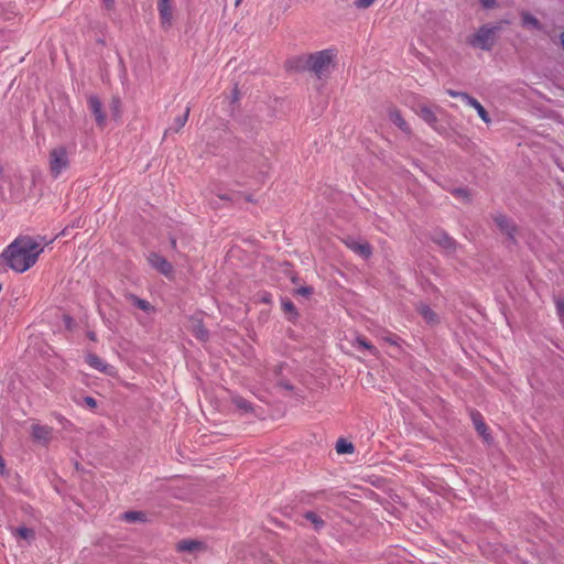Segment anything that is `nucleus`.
Instances as JSON below:
<instances>
[{
	"instance_id": "obj_41",
	"label": "nucleus",
	"mask_w": 564,
	"mask_h": 564,
	"mask_svg": "<svg viewBox=\"0 0 564 564\" xmlns=\"http://www.w3.org/2000/svg\"><path fill=\"white\" fill-rule=\"evenodd\" d=\"M104 2L107 9H111L115 0H104Z\"/></svg>"
},
{
	"instance_id": "obj_36",
	"label": "nucleus",
	"mask_w": 564,
	"mask_h": 564,
	"mask_svg": "<svg viewBox=\"0 0 564 564\" xmlns=\"http://www.w3.org/2000/svg\"><path fill=\"white\" fill-rule=\"evenodd\" d=\"M85 403L91 409H95L97 406V401L93 397H86Z\"/></svg>"
},
{
	"instance_id": "obj_40",
	"label": "nucleus",
	"mask_w": 564,
	"mask_h": 564,
	"mask_svg": "<svg viewBox=\"0 0 564 564\" xmlns=\"http://www.w3.org/2000/svg\"><path fill=\"white\" fill-rule=\"evenodd\" d=\"M6 473V464L2 457H0V474L3 475Z\"/></svg>"
},
{
	"instance_id": "obj_3",
	"label": "nucleus",
	"mask_w": 564,
	"mask_h": 564,
	"mask_svg": "<svg viewBox=\"0 0 564 564\" xmlns=\"http://www.w3.org/2000/svg\"><path fill=\"white\" fill-rule=\"evenodd\" d=\"M69 166L68 152L64 145H57L50 152V172L54 178Z\"/></svg>"
},
{
	"instance_id": "obj_32",
	"label": "nucleus",
	"mask_w": 564,
	"mask_h": 564,
	"mask_svg": "<svg viewBox=\"0 0 564 564\" xmlns=\"http://www.w3.org/2000/svg\"><path fill=\"white\" fill-rule=\"evenodd\" d=\"M476 111L482 121H485L486 123L490 122L489 115L481 105L476 108Z\"/></svg>"
},
{
	"instance_id": "obj_20",
	"label": "nucleus",
	"mask_w": 564,
	"mask_h": 564,
	"mask_svg": "<svg viewBox=\"0 0 564 564\" xmlns=\"http://www.w3.org/2000/svg\"><path fill=\"white\" fill-rule=\"evenodd\" d=\"M232 403L240 410H242L243 412H250L252 411V406H251V403L249 401H247L246 399H243L242 397H234L232 398Z\"/></svg>"
},
{
	"instance_id": "obj_16",
	"label": "nucleus",
	"mask_w": 564,
	"mask_h": 564,
	"mask_svg": "<svg viewBox=\"0 0 564 564\" xmlns=\"http://www.w3.org/2000/svg\"><path fill=\"white\" fill-rule=\"evenodd\" d=\"M417 115L429 124H434L437 120L434 111L427 106L420 107Z\"/></svg>"
},
{
	"instance_id": "obj_28",
	"label": "nucleus",
	"mask_w": 564,
	"mask_h": 564,
	"mask_svg": "<svg viewBox=\"0 0 564 564\" xmlns=\"http://www.w3.org/2000/svg\"><path fill=\"white\" fill-rule=\"evenodd\" d=\"M17 534L21 538V539H24V540H29V539H32L34 538V531L32 529H28V528H18L17 529Z\"/></svg>"
},
{
	"instance_id": "obj_18",
	"label": "nucleus",
	"mask_w": 564,
	"mask_h": 564,
	"mask_svg": "<svg viewBox=\"0 0 564 564\" xmlns=\"http://www.w3.org/2000/svg\"><path fill=\"white\" fill-rule=\"evenodd\" d=\"M188 116H189V107H186L184 113L175 118L173 128L176 132L180 131L185 126V123L187 122Z\"/></svg>"
},
{
	"instance_id": "obj_30",
	"label": "nucleus",
	"mask_w": 564,
	"mask_h": 564,
	"mask_svg": "<svg viewBox=\"0 0 564 564\" xmlns=\"http://www.w3.org/2000/svg\"><path fill=\"white\" fill-rule=\"evenodd\" d=\"M555 306L558 317L561 318V321H564V300L556 297Z\"/></svg>"
},
{
	"instance_id": "obj_21",
	"label": "nucleus",
	"mask_w": 564,
	"mask_h": 564,
	"mask_svg": "<svg viewBox=\"0 0 564 564\" xmlns=\"http://www.w3.org/2000/svg\"><path fill=\"white\" fill-rule=\"evenodd\" d=\"M131 301L138 308L144 312L153 311V306L145 300L139 299L135 295H131Z\"/></svg>"
},
{
	"instance_id": "obj_43",
	"label": "nucleus",
	"mask_w": 564,
	"mask_h": 564,
	"mask_svg": "<svg viewBox=\"0 0 564 564\" xmlns=\"http://www.w3.org/2000/svg\"><path fill=\"white\" fill-rule=\"evenodd\" d=\"M171 245H172V248L175 249L176 248V239H172L171 240Z\"/></svg>"
},
{
	"instance_id": "obj_23",
	"label": "nucleus",
	"mask_w": 564,
	"mask_h": 564,
	"mask_svg": "<svg viewBox=\"0 0 564 564\" xmlns=\"http://www.w3.org/2000/svg\"><path fill=\"white\" fill-rule=\"evenodd\" d=\"M305 519L311 521L316 529H319L324 525V521L313 511H308L305 513Z\"/></svg>"
},
{
	"instance_id": "obj_38",
	"label": "nucleus",
	"mask_w": 564,
	"mask_h": 564,
	"mask_svg": "<svg viewBox=\"0 0 564 564\" xmlns=\"http://www.w3.org/2000/svg\"><path fill=\"white\" fill-rule=\"evenodd\" d=\"M297 293L303 294V295H308L312 293V289L311 288H301L297 290Z\"/></svg>"
},
{
	"instance_id": "obj_1",
	"label": "nucleus",
	"mask_w": 564,
	"mask_h": 564,
	"mask_svg": "<svg viewBox=\"0 0 564 564\" xmlns=\"http://www.w3.org/2000/svg\"><path fill=\"white\" fill-rule=\"evenodd\" d=\"M43 250L32 237L21 236L3 250L1 257L10 269L23 273L36 263Z\"/></svg>"
},
{
	"instance_id": "obj_7",
	"label": "nucleus",
	"mask_w": 564,
	"mask_h": 564,
	"mask_svg": "<svg viewBox=\"0 0 564 564\" xmlns=\"http://www.w3.org/2000/svg\"><path fill=\"white\" fill-rule=\"evenodd\" d=\"M148 261L152 268L163 275L171 278L173 275V265L159 253L152 252L148 256Z\"/></svg>"
},
{
	"instance_id": "obj_14",
	"label": "nucleus",
	"mask_w": 564,
	"mask_h": 564,
	"mask_svg": "<svg viewBox=\"0 0 564 564\" xmlns=\"http://www.w3.org/2000/svg\"><path fill=\"white\" fill-rule=\"evenodd\" d=\"M497 226L503 231L508 237L513 239V234L516 231L512 223L503 215H499L495 218Z\"/></svg>"
},
{
	"instance_id": "obj_37",
	"label": "nucleus",
	"mask_w": 564,
	"mask_h": 564,
	"mask_svg": "<svg viewBox=\"0 0 564 564\" xmlns=\"http://www.w3.org/2000/svg\"><path fill=\"white\" fill-rule=\"evenodd\" d=\"M119 108H120V100H119V98H113L112 99V109H113L116 115L119 113Z\"/></svg>"
},
{
	"instance_id": "obj_11",
	"label": "nucleus",
	"mask_w": 564,
	"mask_h": 564,
	"mask_svg": "<svg viewBox=\"0 0 564 564\" xmlns=\"http://www.w3.org/2000/svg\"><path fill=\"white\" fill-rule=\"evenodd\" d=\"M206 550V545L198 540H182L176 544L177 552L195 553Z\"/></svg>"
},
{
	"instance_id": "obj_27",
	"label": "nucleus",
	"mask_w": 564,
	"mask_h": 564,
	"mask_svg": "<svg viewBox=\"0 0 564 564\" xmlns=\"http://www.w3.org/2000/svg\"><path fill=\"white\" fill-rule=\"evenodd\" d=\"M459 98L463 101H465L468 106L473 107L475 110L478 106H480V102L477 99H475L474 97L469 96L466 93L459 95Z\"/></svg>"
},
{
	"instance_id": "obj_45",
	"label": "nucleus",
	"mask_w": 564,
	"mask_h": 564,
	"mask_svg": "<svg viewBox=\"0 0 564 564\" xmlns=\"http://www.w3.org/2000/svg\"><path fill=\"white\" fill-rule=\"evenodd\" d=\"M242 0H236V7H238L241 3Z\"/></svg>"
},
{
	"instance_id": "obj_24",
	"label": "nucleus",
	"mask_w": 564,
	"mask_h": 564,
	"mask_svg": "<svg viewBox=\"0 0 564 564\" xmlns=\"http://www.w3.org/2000/svg\"><path fill=\"white\" fill-rule=\"evenodd\" d=\"M382 339L390 345L398 346V347L400 346L401 338L393 333L388 332L384 336H382Z\"/></svg>"
},
{
	"instance_id": "obj_29",
	"label": "nucleus",
	"mask_w": 564,
	"mask_h": 564,
	"mask_svg": "<svg viewBox=\"0 0 564 564\" xmlns=\"http://www.w3.org/2000/svg\"><path fill=\"white\" fill-rule=\"evenodd\" d=\"M522 19H523V23L524 24H530V25H532L534 28H538V29L540 28V23H539L538 19L532 17V15H530L529 13H523L522 14Z\"/></svg>"
},
{
	"instance_id": "obj_8",
	"label": "nucleus",
	"mask_w": 564,
	"mask_h": 564,
	"mask_svg": "<svg viewBox=\"0 0 564 564\" xmlns=\"http://www.w3.org/2000/svg\"><path fill=\"white\" fill-rule=\"evenodd\" d=\"M85 359H86V362L91 368L100 371L101 373L108 375L110 377L117 376V369L113 366L107 364L105 360H102L96 354H88Z\"/></svg>"
},
{
	"instance_id": "obj_6",
	"label": "nucleus",
	"mask_w": 564,
	"mask_h": 564,
	"mask_svg": "<svg viewBox=\"0 0 564 564\" xmlns=\"http://www.w3.org/2000/svg\"><path fill=\"white\" fill-rule=\"evenodd\" d=\"M158 11L161 26L167 30L173 24V3L172 0H158Z\"/></svg>"
},
{
	"instance_id": "obj_5",
	"label": "nucleus",
	"mask_w": 564,
	"mask_h": 564,
	"mask_svg": "<svg viewBox=\"0 0 564 564\" xmlns=\"http://www.w3.org/2000/svg\"><path fill=\"white\" fill-rule=\"evenodd\" d=\"M495 32L494 29L482 26L479 31L474 35L471 40V44L476 47H480L482 50H490L494 45Z\"/></svg>"
},
{
	"instance_id": "obj_22",
	"label": "nucleus",
	"mask_w": 564,
	"mask_h": 564,
	"mask_svg": "<svg viewBox=\"0 0 564 564\" xmlns=\"http://www.w3.org/2000/svg\"><path fill=\"white\" fill-rule=\"evenodd\" d=\"M473 421H474V424H475V427L476 430L481 434V435H485L486 431H487V425L486 423L482 421V417L479 413H474L473 414Z\"/></svg>"
},
{
	"instance_id": "obj_10",
	"label": "nucleus",
	"mask_w": 564,
	"mask_h": 564,
	"mask_svg": "<svg viewBox=\"0 0 564 564\" xmlns=\"http://www.w3.org/2000/svg\"><path fill=\"white\" fill-rule=\"evenodd\" d=\"M345 245L355 253L361 256L362 258L367 259L372 253L371 246L366 241H357L354 239H347L345 240Z\"/></svg>"
},
{
	"instance_id": "obj_44",
	"label": "nucleus",
	"mask_w": 564,
	"mask_h": 564,
	"mask_svg": "<svg viewBox=\"0 0 564 564\" xmlns=\"http://www.w3.org/2000/svg\"><path fill=\"white\" fill-rule=\"evenodd\" d=\"M561 43H562V46L564 48V32L561 34Z\"/></svg>"
},
{
	"instance_id": "obj_34",
	"label": "nucleus",
	"mask_w": 564,
	"mask_h": 564,
	"mask_svg": "<svg viewBox=\"0 0 564 564\" xmlns=\"http://www.w3.org/2000/svg\"><path fill=\"white\" fill-rule=\"evenodd\" d=\"M453 194L455 197L459 198V199H469V194L466 189L464 188H456L453 191Z\"/></svg>"
},
{
	"instance_id": "obj_15",
	"label": "nucleus",
	"mask_w": 564,
	"mask_h": 564,
	"mask_svg": "<svg viewBox=\"0 0 564 564\" xmlns=\"http://www.w3.org/2000/svg\"><path fill=\"white\" fill-rule=\"evenodd\" d=\"M420 314L429 324H436L438 323L437 314L429 306L422 305L419 308Z\"/></svg>"
},
{
	"instance_id": "obj_33",
	"label": "nucleus",
	"mask_w": 564,
	"mask_h": 564,
	"mask_svg": "<svg viewBox=\"0 0 564 564\" xmlns=\"http://www.w3.org/2000/svg\"><path fill=\"white\" fill-rule=\"evenodd\" d=\"M124 519L128 521H137L140 520L143 514L141 512L130 511L124 513Z\"/></svg>"
},
{
	"instance_id": "obj_9",
	"label": "nucleus",
	"mask_w": 564,
	"mask_h": 564,
	"mask_svg": "<svg viewBox=\"0 0 564 564\" xmlns=\"http://www.w3.org/2000/svg\"><path fill=\"white\" fill-rule=\"evenodd\" d=\"M88 107L95 116L98 127L104 128L106 126V113L102 109V104L97 96H89Z\"/></svg>"
},
{
	"instance_id": "obj_39",
	"label": "nucleus",
	"mask_w": 564,
	"mask_h": 564,
	"mask_svg": "<svg viewBox=\"0 0 564 564\" xmlns=\"http://www.w3.org/2000/svg\"><path fill=\"white\" fill-rule=\"evenodd\" d=\"M447 94H448L451 97L459 98V95H462L463 93H459V91H455V90L448 89V90H447Z\"/></svg>"
},
{
	"instance_id": "obj_13",
	"label": "nucleus",
	"mask_w": 564,
	"mask_h": 564,
	"mask_svg": "<svg viewBox=\"0 0 564 564\" xmlns=\"http://www.w3.org/2000/svg\"><path fill=\"white\" fill-rule=\"evenodd\" d=\"M388 116H389V119L402 131L409 133L410 132V127L409 124L406 123V121L403 119V117L401 116V112L392 107L388 110Z\"/></svg>"
},
{
	"instance_id": "obj_17",
	"label": "nucleus",
	"mask_w": 564,
	"mask_h": 564,
	"mask_svg": "<svg viewBox=\"0 0 564 564\" xmlns=\"http://www.w3.org/2000/svg\"><path fill=\"white\" fill-rule=\"evenodd\" d=\"M355 345L358 347V348H364L366 350H368L371 355L373 356H378L379 355V351L378 349L371 345L366 338L364 337H357L356 338V341H355Z\"/></svg>"
},
{
	"instance_id": "obj_12",
	"label": "nucleus",
	"mask_w": 564,
	"mask_h": 564,
	"mask_svg": "<svg viewBox=\"0 0 564 564\" xmlns=\"http://www.w3.org/2000/svg\"><path fill=\"white\" fill-rule=\"evenodd\" d=\"M189 330L202 341L208 339V330L204 327L202 319L198 317L193 316L189 318Z\"/></svg>"
},
{
	"instance_id": "obj_26",
	"label": "nucleus",
	"mask_w": 564,
	"mask_h": 564,
	"mask_svg": "<svg viewBox=\"0 0 564 564\" xmlns=\"http://www.w3.org/2000/svg\"><path fill=\"white\" fill-rule=\"evenodd\" d=\"M459 98L463 101H465L468 106L473 107L475 110L478 106H480V102L477 99H475L474 97L469 96L466 93L459 95Z\"/></svg>"
},
{
	"instance_id": "obj_4",
	"label": "nucleus",
	"mask_w": 564,
	"mask_h": 564,
	"mask_svg": "<svg viewBox=\"0 0 564 564\" xmlns=\"http://www.w3.org/2000/svg\"><path fill=\"white\" fill-rule=\"evenodd\" d=\"M31 437L33 442L47 445L53 438V429L48 425L33 422L30 426Z\"/></svg>"
},
{
	"instance_id": "obj_19",
	"label": "nucleus",
	"mask_w": 564,
	"mask_h": 564,
	"mask_svg": "<svg viewBox=\"0 0 564 564\" xmlns=\"http://www.w3.org/2000/svg\"><path fill=\"white\" fill-rule=\"evenodd\" d=\"M354 445L345 440H339L336 444V451L338 454H351L354 453Z\"/></svg>"
},
{
	"instance_id": "obj_25",
	"label": "nucleus",
	"mask_w": 564,
	"mask_h": 564,
	"mask_svg": "<svg viewBox=\"0 0 564 564\" xmlns=\"http://www.w3.org/2000/svg\"><path fill=\"white\" fill-rule=\"evenodd\" d=\"M459 98L463 101H465L468 106L473 107L475 110L478 106H480V102L477 99H475L474 97L469 96L466 93L459 95Z\"/></svg>"
},
{
	"instance_id": "obj_31",
	"label": "nucleus",
	"mask_w": 564,
	"mask_h": 564,
	"mask_svg": "<svg viewBox=\"0 0 564 564\" xmlns=\"http://www.w3.org/2000/svg\"><path fill=\"white\" fill-rule=\"evenodd\" d=\"M377 0H355L354 4L358 9H367L371 7Z\"/></svg>"
},
{
	"instance_id": "obj_42",
	"label": "nucleus",
	"mask_w": 564,
	"mask_h": 564,
	"mask_svg": "<svg viewBox=\"0 0 564 564\" xmlns=\"http://www.w3.org/2000/svg\"><path fill=\"white\" fill-rule=\"evenodd\" d=\"M446 247H451L453 245V240L448 237L445 238Z\"/></svg>"
},
{
	"instance_id": "obj_2",
	"label": "nucleus",
	"mask_w": 564,
	"mask_h": 564,
	"mask_svg": "<svg viewBox=\"0 0 564 564\" xmlns=\"http://www.w3.org/2000/svg\"><path fill=\"white\" fill-rule=\"evenodd\" d=\"M338 50L328 47L297 58V67L313 73L317 78H326L336 65Z\"/></svg>"
},
{
	"instance_id": "obj_35",
	"label": "nucleus",
	"mask_w": 564,
	"mask_h": 564,
	"mask_svg": "<svg viewBox=\"0 0 564 564\" xmlns=\"http://www.w3.org/2000/svg\"><path fill=\"white\" fill-rule=\"evenodd\" d=\"M282 306L285 312H290V313L295 312V306L291 301L283 302Z\"/></svg>"
}]
</instances>
